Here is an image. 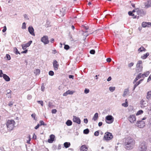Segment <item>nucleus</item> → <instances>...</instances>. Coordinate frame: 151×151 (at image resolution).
Masks as SVG:
<instances>
[{"label": "nucleus", "instance_id": "f257e3e1", "mask_svg": "<svg viewBox=\"0 0 151 151\" xmlns=\"http://www.w3.org/2000/svg\"><path fill=\"white\" fill-rule=\"evenodd\" d=\"M125 148L128 150L132 149L134 147L135 141L131 137H128L124 140Z\"/></svg>", "mask_w": 151, "mask_h": 151}, {"label": "nucleus", "instance_id": "f03ea898", "mask_svg": "<svg viewBox=\"0 0 151 151\" xmlns=\"http://www.w3.org/2000/svg\"><path fill=\"white\" fill-rule=\"evenodd\" d=\"M15 122L13 120H7L6 121V125L7 130L9 131L13 130L15 127Z\"/></svg>", "mask_w": 151, "mask_h": 151}, {"label": "nucleus", "instance_id": "7ed1b4c3", "mask_svg": "<svg viewBox=\"0 0 151 151\" xmlns=\"http://www.w3.org/2000/svg\"><path fill=\"white\" fill-rule=\"evenodd\" d=\"M128 14L129 16H132L133 18H136L137 17V15L138 16H141L142 14V11L139 10L138 8H136L132 12H129Z\"/></svg>", "mask_w": 151, "mask_h": 151}, {"label": "nucleus", "instance_id": "20e7f679", "mask_svg": "<svg viewBox=\"0 0 151 151\" xmlns=\"http://www.w3.org/2000/svg\"><path fill=\"white\" fill-rule=\"evenodd\" d=\"M113 137V135L111 133L109 132H106L104 134L103 139L104 140L108 141L111 139Z\"/></svg>", "mask_w": 151, "mask_h": 151}, {"label": "nucleus", "instance_id": "39448f33", "mask_svg": "<svg viewBox=\"0 0 151 151\" xmlns=\"http://www.w3.org/2000/svg\"><path fill=\"white\" fill-rule=\"evenodd\" d=\"M142 62L141 60H139L137 62L136 67V72L138 73L142 70L143 67L142 65Z\"/></svg>", "mask_w": 151, "mask_h": 151}, {"label": "nucleus", "instance_id": "423d86ee", "mask_svg": "<svg viewBox=\"0 0 151 151\" xmlns=\"http://www.w3.org/2000/svg\"><path fill=\"white\" fill-rule=\"evenodd\" d=\"M105 120L107 123L110 124L113 122L114 118L111 115H109L106 117Z\"/></svg>", "mask_w": 151, "mask_h": 151}, {"label": "nucleus", "instance_id": "0eeeda50", "mask_svg": "<svg viewBox=\"0 0 151 151\" xmlns=\"http://www.w3.org/2000/svg\"><path fill=\"white\" fill-rule=\"evenodd\" d=\"M140 151H145L147 149V146L145 142H142L139 146Z\"/></svg>", "mask_w": 151, "mask_h": 151}, {"label": "nucleus", "instance_id": "6e6552de", "mask_svg": "<svg viewBox=\"0 0 151 151\" xmlns=\"http://www.w3.org/2000/svg\"><path fill=\"white\" fill-rule=\"evenodd\" d=\"M41 41L45 44H47L49 43V40H48V37L46 35L44 36L41 39Z\"/></svg>", "mask_w": 151, "mask_h": 151}, {"label": "nucleus", "instance_id": "1a4fd4ad", "mask_svg": "<svg viewBox=\"0 0 151 151\" xmlns=\"http://www.w3.org/2000/svg\"><path fill=\"white\" fill-rule=\"evenodd\" d=\"M128 120L131 123H133L136 121V118L135 115H130L128 117Z\"/></svg>", "mask_w": 151, "mask_h": 151}, {"label": "nucleus", "instance_id": "9d476101", "mask_svg": "<svg viewBox=\"0 0 151 151\" xmlns=\"http://www.w3.org/2000/svg\"><path fill=\"white\" fill-rule=\"evenodd\" d=\"M137 125L139 128H142L145 126L144 122L141 120L137 121Z\"/></svg>", "mask_w": 151, "mask_h": 151}, {"label": "nucleus", "instance_id": "9b49d317", "mask_svg": "<svg viewBox=\"0 0 151 151\" xmlns=\"http://www.w3.org/2000/svg\"><path fill=\"white\" fill-rule=\"evenodd\" d=\"M53 65L54 70H58L59 66V65L58 63L56 60H55L53 61Z\"/></svg>", "mask_w": 151, "mask_h": 151}, {"label": "nucleus", "instance_id": "f8f14e48", "mask_svg": "<svg viewBox=\"0 0 151 151\" xmlns=\"http://www.w3.org/2000/svg\"><path fill=\"white\" fill-rule=\"evenodd\" d=\"M32 42V41H30L27 43L22 45V48L23 50L26 49L27 47H29L30 45Z\"/></svg>", "mask_w": 151, "mask_h": 151}, {"label": "nucleus", "instance_id": "ddd939ff", "mask_svg": "<svg viewBox=\"0 0 151 151\" xmlns=\"http://www.w3.org/2000/svg\"><path fill=\"white\" fill-rule=\"evenodd\" d=\"M142 26L143 27H150L151 26V23L143 22L142 23Z\"/></svg>", "mask_w": 151, "mask_h": 151}, {"label": "nucleus", "instance_id": "4468645a", "mask_svg": "<svg viewBox=\"0 0 151 151\" xmlns=\"http://www.w3.org/2000/svg\"><path fill=\"white\" fill-rule=\"evenodd\" d=\"M28 30L29 33L32 35L35 36V33L34 32V29L32 26H30L28 27Z\"/></svg>", "mask_w": 151, "mask_h": 151}, {"label": "nucleus", "instance_id": "2eb2a0df", "mask_svg": "<svg viewBox=\"0 0 151 151\" xmlns=\"http://www.w3.org/2000/svg\"><path fill=\"white\" fill-rule=\"evenodd\" d=\"M73 121L74 122H76L78 124H80L81 120L79 118L75 116H73Z\"/></svg>", "mask_w": 151, "mask_h": 151}, {"label": "nucleus", "instance_id": "dca6fc26", "mask_svg": "<svg viewBox=\"0 0 151 151\" xmlns=\"http://www.w3.org/2000/svg\"><path fill=\"white\" fill-rule=\"evenodd\" d=\"M141 78H143L142 74L141 73H139L136 76L135 78L134 79L133 83L135 84L136 82L139 79Z\"/></svg>", "mask_w": 151, "mask_h": 151}, {"label": "nucleus", "instance_id": "f3484780", "mask_svg": "<svg viewBox=\"0 0 151 151\" xmlns=\"http://www.w3.org/2000/svg\"><path fill=\"white\" fill-rule=\"evenodd\" d=\"M145 8L147 9L151 7V0H149L147 2L145 3Z\"/></svg>", "mask_w": 151, "mask_h": 151}, {"label": "nucleus", "instance_id": "a211bd4d", "mask_svg": "<svg viewBox=\"0 0 151 151\" xmlns=\"http://www.w3.org/2000/svg\"><path fill=\"white\" fill-rule=\"evenodd\" d=\"M50 138L48 140V142L50 143H52L54 140L55 136L53 134H51L50 136Z\"/></svg>", "mask_w": 151, "mask_h": 151}, {"label": "nucleus", "instance_id": "6ab92c4d", "mask_svg": "<svg viewBox=\"0 0 151 151\" xmlns=\"http://www.w3.org/2000/svg\"><path fill=\"white\" fill-rule=\"evenodd\" d=\"M74 93V91H71L70 90H68V91H66L64 93L63 95L64 96H66L68 94H73V93Z\"/></svg>", "mask_w": 151, "mask_h": 151}, {"label": "nucleus", "instance_id": "aec40b11", "mask_svg": "<svg viewBox=\"0 0 151 151\" xmlns=\"http://www.w3.org/2000/svg\"><path fill=\"white\" fill-rule=\"evenodd\" d=\"M88 149V147L85 145H82L80 148V151H87Z\"/></svg>", "mask_w": 151, "mask_h": 151}, {"label": "nucleus", "instance_id": "412c9836", "mask_svg": "<svg viewBox=\"0 0 151 151\" xmlns=\"http://www.w3.org/2000/svg\"><path fill=\"white\" fill-rule=\"evenodd\" d=\"M2 77L6 81H10V78L6 74H3Z\"/></svg>", "mask_w": 151, "mask_h": 151}, {"label": "nucleus", "instance_id": "4be33fe9", "mask_svg": "<svg viewBox=\"0 0 151 151\" xmlns=\"http://www.w3.org/2000/svg\"><path fill=\"white\" fill-rule=\"evenodd\" d=\"M63 145L65 148H67L70 147V143L69 142H65L64 143Z\"/></svg>", "mask_w": 151, "mask_h": 151}, {"label": "nucleus", "instance_id": "5701e85b", "mask_svg": "<svg viewBox=\"0 0 151 151\" xmlns=\"http://www.w3.org/2000/svg\"><path fill=\"white\" fill-rule=\"evenodd\" d=\"M149 55V53L147 52L144 54L142 56L141 58L143 59H145Z\"/></svg>", "mask_w": 151, "mask_h": 151}, {"label": "nucleus", "instance_id": "b1692460", "mask_svg": "<svg viewBox=\"0 0 151 151\" xmlns=\"http://www.w3.org/2000/svg\"><path fill=\"white\" fill-rule=\"evenodd\" d=\"M98 117V114L97 113H96L94 115L93 117V120L94 121H96Z\"/></svg>", "mask_w": 151, "mask_h": 151}, {"label": "nucleus", "instance_id": "393cba45", "mask_svg": "<svg viewBox=\"0 0 151 151\" xmlns=\"http://www.w3.org/2000/svg\"><path fill=\"white\" fill-rule=\"evenodd\" d=\"M145 102V101L143 100H141V103L142 105V106H141L142 107H145L147 105Z\"/></svg>", "mask_w": 151, "mask_h": 151}, {"label": "nucleus", "instance_id": "a878e982", "mask_svg": "<svg viewBox=\"0 0 151 151\" xmlns=\"http://www.w3.org/2000/svg\"><path fill=\"white\" fill-rule=\"evenodd\" d=\"M146 50V49L143 47H141L139 48L138 50L139 52H142V51H145Z\"/></svg>", "mask_w": 151, "mask_h": 151}, {"label": "nucleus", "instance_id": "bb28decb", "mask_svg": "<svg viewBox=\"0 0 151 151\" xmlns=\"http://www.w3.org/2000/svg\"><path fill=\"white\" fill-rule=\"evenodd\" d=\"M66 124L68 126H71L72 124V122L70 120H68L66 122Z\"/></svg>", "mask_w": 151, "mask_h": 151}, {"label": "nucleus", "instance_id": "cd10ccee", "mask_svg": "<svg viewBox=\"0 0 151 151\" xmlns=\"http://www.w3.org/2000/svg\"><path fill=\"white\" fill-rule=\"evenodd\" d=\"M122 106L125 107H127L128 106V104L127 101V99H126L125 100V103L122 104Z\"/></svg>", "mask_w": 151, "mask_h": 151}, {"label": "nucleus", "instance_id": "c85d7f7f", "mask_svg": "<svg viewBox=\"0 0 151 151\" xmlns=\"http://www.w3.org/2000/svg\"><path fill=\"white\" fill-rule=\"evenodd\" d=\"M151 97V91H148L147 94V98L149 99Z\"/></svg>", "mask_w": 151, "mask_h": 151}, {"label": "nucleus", "instance_id": "c756f323", "mask_svg": "<svg viewBox=\"0 0 151 151\" xmlns=\"http://www.w3.org/2000/svg\"><path fill=\"white\" fill-rule=\"evenodd\" d=\"M143 112V111L142 110H140L137 112L136 115V116H138L139 115L142 114Z\"/></svg>", "mask_w": 151, "mask_h": 151}, {"label": "nucleus", "instance_id": "7c9ffc66", "mask_svg": "<svg viewBox=\"0 0 151 151\" xmlns=\"http://www.w3.org/2000/svg\"><path fill=\"white\" fill-rule=\"evenodd\" d=\"M149 74V72H147L145 73H143L142 74L143 78H144L145 76L146 77H147V76H148Z\"/></svg>", "mask_w": 151, "mask_h": 151}, {"label": "nucleus", "instance_id": "2f4dec72", "mask_svg": "<svg viewBox=\"0 0 151 151\" xmlns=\"http://www.w3.org/2000/svg\"><path fill=\"white\" fill-rule=\"evenodd\" d=\"M7 94H6V95H7V94H9L10 95L8 97L9 98H9H11V91L10 90H7Z\"/></svg>", "mask_w": 151, "mask_h": 151}, {"label": "nucleus", "instance_id": "473e14b6", "mask_svg": "<svg viewBox=\"0 0 151 151\" xmlns=\"http://www.w3.org/2000/svg\"><path fill=\"white\" fill-rule=\"evenodd\" d=\"M22 28L23 29H25L26 28V24L25 22L23 23Z\"/></svg>", "mask_w": 151, "mask_h": 151}, {"label": "nucleus", "instance_id": "72a5a7b5", "mask_svg": "<svg viewBox=\"0 0 151 151\" xmlns=\"http://www.w3.org/2000/svg\"><path fill=\"white\" fill-rule=\"evenodd\" d=\"M40 125H43L44 126L46 125V124H45L44 122L42 121L41 120L40 121Z\"/></svg>", "mask_w": 151, "mask_h": 151}, {"label": "nucleus", "instance_id": "f704fd0d", "mask_svg": "<svg viewBox=\"0 0 151 151\" xmlns=\"http://www.w3.org/2000/svg\"><path fill=\"white\" fill-rule=\"evenodd\" d=\"M89 132V130L88 129H86L84 130L83 133L85 134H88Z\"/></svg>", "mask_w": 151, "mask_h": 151}, {"label": "nucleus", "instance_id": "c9c22d12", "mask_svg": "<svg viewBox=\"0 0 151 151\" xmlns=\"http://www.w3.org/2000/svg\"><path fill=\"white\" fill-rule=\"evenodd\" d=\"M109 89L110 91H111V92H112L115 90V87H110L109 88Z\"/></svg>", "mask_w": 151, "mask_h": 151}, {"label": "nucleus", "instance_id": "e433bc0d", "mask_svg": "<svg viewBox=\"0 0 151 151\" xmlns=\"http://www.w3.org/2000/svg\"><path fill=\"white\" fill-rule=\"evenodd\" d=\"M139 84L138 83V82H137L136 83L134 84L133 88V90H134L135 88Z\"/></svg>", "mask_w": 151, "mask_h": 151}, {"label": "nucleus", "instance_id": "4c0bfd02", "mask_svg": "<svg viewBox=\"0 0 151 151\" xmlns=\"http://www.w3.org/2000/svg\"><path fill=\"white\" fill-rule=\"evenodd\" d=\"M99 134V131H98L95 132L94 133V135L95 136H97Z\"/></svg>", "mask_w": 151, "mask_h": 151}, {"label": "nucleus", "instance_id": "58836bf2", "mask_svg": "<svg viewBox=\"0 0 151 151\" xmlns=\"http://www.w3.org/2000/svg\"><path fill=\"white\" fill-rule=\"evenodd\" d=\"M49 74L51 76H52L54 75V73L52 71H50L49 72Z\"/></svg>", "mask_w": 151, "mask_h": 151}, {"label": "nucleus", "instance_id": "ea45409f", "mask_svg": "<svg viewBox=\"0 0 151 151\" xmlns=\"http://www.w3.org/2000/svg\"><path fill=\"white\" fill-rule=\"evenodd\" d=\"M37 102L40 104L42 106H43V101H37Z\"/></svg>", "mask_w": 151, "mask_h": 151}, {"label": "nucleus", "instance_id": "a19ab883", "mask_svg": "<svg viewBox=\"0 0 151 151\" xmlns=\"http://www.w3.org/2000/svg\"><path fill=\"white\" fill-rule=\"evenodd\" d=\"M95 51L94 50H92L90 51V52L92 54H94L95 53Z\"/></svg>", "mask_w": 151, "mask_h": 151}, {"label": "nucleus", "instance_id": "79ce46f5", "mask_svg": "<svg viewBox=\"0 0 151 151\" xmlns=\"http://www.w3.org/2000/svg\"><path fill=\"white\" fill-rule=\"evenodd\" d=\"M65 49L66 50H68L69 48V46L68 45H65L64 47Z\"/></svg>", "mask_w": 151, "mask_h": 151}, {"label": "nucleus", "instance_id": "37998d69", "mask_svg": "<svg viewBox=\"0 0 151 151\" xmlns=\"http://www.w3.org/2000/svg\"><path fill=\"white\" fill-rule=\"evenodd\" d=\"M35 73L36 74H39L40 73V70L39 69H36L35 70Z\"/></svg>", "mask_w": 151, "mask_h": 151}, {"label": "nucleus", "instance_id": "c03bdc74", "mask_svg": "<svg viewBox=\"0 0 151 151\" xmlns=\"http://www.w3.org/2000/svg\"><path fill=\"white\" fill-rule=\"evenodd\" d=\"M89 92V90L88 89L86 88L84 90V93L87 94Z\"/></svg>", "mask_w": 151, "mask_h": 151}, {"label": "nucleus", "instance_id": "a18cd8bd", "mask_svg": "<svg viewBox=\"0 0 151 151\" xmlns=\"http://www.w3.org/2000/svg\"><path fill=\"white\" fill-rule=\"evenodd\" d=\"M57 111V110L56 109H53L52 110V114H55Z\"/></svg>", "mask_w": 151, "mask_h": 151}, {"label": "nucleus", "instance_id": "49530a36", "mask_svg": "<svg viewBox=\"0 0 151 151\" xmlns=\"http://www.w3.org/2000/svg\"><path fill=\"white\" fill-rule=\"evenodd\" d=\"M134 64V63H132V62L131 63L128 64V66L129 67L131 68V67H132V66H133V65Z\"/></svg>", "mask_w": 151, "mask_h": 151}, {"label": "nucleus", "instance_id": "de8ad7c7", "mask_svg": "<svg viewBox=\"0 0 151 151\" xmlns=\"http://www.w3.org/2000/svg\"><path fill=\"white\" fill-rule=\"evenodd\" d=\"M6 55V58L8 59V60H10L11 59L10 55L8 54H7Z\"/></svg>", "mask_w": 151, "mask_h": 151}, {"label": "nucleus", "instance_id": "09e8293b", "mask_svg": "<svg viewBox=\"0 0 151 151\" xmlns=\"http://www.w3.org/2000/svg\"><path fill=\"white\" fill-rule=\"evenodd\" d=\"M3 29L2 30V32H5L6 30V26H4L3 27Z\"/></svg>", "mask_w": 151, "mask_h": 151}, {"label": "nucleus", "instance_id": "8fccbe9b", "mask_svg": "<svg viewBox=\"0 0 151 151\" xmlns=\"http://www.w3.org/2000/svg\"><path fill=\"white\" fill-rule=\"evenodd\" d=\"M3 74H4L3 73L2 70H0V77H2Z\"/></svg>", "mask_w": 151, "mask_h": 151}, {"label": "nucleus", "instance_id": "3c124183", "mask_svg": "<svg viewBox=\"0 0 151 151\" xmlns=\"http://www.w3.org/2000/svg\"><path fill=\"white\" fill-rule=\"evenodd\" d=\"M36 115L35 114H33L31 115V116L32 118H33L35 120V117Z\"/></svg>", "mask_w": 151, "mask_h": 151}, {"label": "nucleus", "instance_id": "603ef678", "mask_svg": "<svg viewBox=\"0 0 151 151\" xmlns=\"http://www.w3.org/2000/svg\"><path fill=\"white\" fill-rule=\"evenodd\" d=\"M151 80V75H150L148 78L147 80V82H148L149 81H150Z\"/></svg>", "mask_w": 151, "mask_h": 151}, {"label": "nucleus", "instance_id": "864d4df0", "mask_svg": "<svg viewBox=\"0 0 151 151\" xmlns=\"http://www.w3.org/2000/svg\"><path fill=\"white\" fill-rule=\"evenodd\" d=\"M84 122L86 124H87L88 122V119L86 118L84 119Z\"/></svg>", "mask_w": 151, "mask_h": 151}, {"label": "nucleus", "instance_id": "5fc2aeb1", "mask_svg": "<svg viewBox=\"0 0 151 151\" xmlns=\"http://www.w3.org/2000/svg\"><path fill=\"white\" fill-rule=\"evenodd\" d=\"M13 102H10L8 104L9 106H12L13 105Z\"/></svg>", "mask_w": 151, "mask_h": 151}, {"label": "nucleus", "instance_id": "6e6d98bb", "mask_svg": "<svg viewBox=\"0 0 151 151\" xmlns=\"http://www.w3.org/2000/svg\"><path fill=\"white\" fill-rule=\"evenodd\" d=\"M106 61L107 62H110L111 61V58H107V59H106Z\"/></svg>", "mask_w": 151, "mask_h": 151}, {"label": "nucleus", "instance_id": "4d7b16f0", "mask_svg": "<svg viewBox=\"0 0 151 151\" xmlns=\"http://www.w3.org/2000/svg\"><path fill=\"white\" fill-rule=\"evenodd\" d=\"M27 51H28V50H25L24 51L22 52H21V53H26L27 52Z\"/></svg>", "mask_w": 151, "mask_h": 151}, {"label": "nucleus", "instance_id": "13d9d810", "mask_svg": "<svg viewBox=\"0 0 151 151\" xmlns=\"http://www.w3.org/2000/svg\"><path fill=\"white\" fill-rule=\"evenodd\" d=\"M102 125V122H100L99 123L98 125L99 127H101Z\"/></svg>", "mask_w": 151, "mask_h": 151}, {"label": "nucleus", "instance_id": "bf43d9fd", "mask_svg": "<svg viewBox=\"0 0 151 151\" xmlns=\"http://www.w3.org/2000/svg\"><path fill=\"white\" fill-rule=\"evenodd\" d=\"M40 125L39 124H38L35 127V129H37L39 127Z\"/></svg>", "mask_w": 151, "mask_h": 151}, {"label": "nucleus", "instance_id": "052dcab7", "mask_svg": "<svg viewBox=\"0 0 151 151\" xmlns=\"http://www.w3.org/2000/svg\"><path fill=\"white\" fill-rule=\"evenodd\" d=\"M69 78H72L73 79L74 78V76L71 75H69Z\"/></svg>", "mask_w": 151, "mask_h": 151}, {"label": "nucleus", "instance_id": "680f3d73", "mask_svg": "<svg viewBox=\"0 0 151 151\" xmlns=\"http://www.w3.org/2000/svg\"><path fill=\"white\" fill-rule=\"evenodd\" d=\"M24 16L25 18L27 19H29L28 18V16H27V14H24Z\"/></svg>", "mask_w": 151, "mask_h": 151}, {"label": "nucleus", "instance_id": "e2e57ef3", "mask_svg": "<svg viewBox=\"0 0 151 151\" xmlns=\"http://www.w3.org/2000/svg\"><path fill=\"white\" fill-rule=\"evenodd\" d=\"M111 77L110 76L107 79V81H111Z\"/></svg>", "mask_w": 151, "mask_h": 151}, {"label": "nucleus", "instance_id": "0e129e2a", "mask_svg": "<svg viewBox=\"0 0 151 151\" xmlns=\"http://www.w3.org/2000/svg\"><path fill=\"white\" fill-rule=\"evenodd\" d=\"M29 141H27V143H28V144H29L30 143V141L31 140V138H30V136H29Z\"/></svg>", "mask_w": 151, "mask_h": 151}, {"label": "nucleus", "instance_id": "69168bd1", "mask_svg": "<svg viewBox=\"0 0 151 151\" xmlns=\"http://www.w3.org/2000/svg\"><path fill=\"white\" fill-rule=\"evenodd\" d=\"M143 80V79H140V80H139L138 81V83L140 84L141 83V82Z\"/></svg>", "mask_w": 151, "mask_h": 151}, {"label": "nucleus", "instance_id": "338daca9", "mask_svg": "<svg viewBox=\"0 0 151 151\" xmlns=\"http://www.w3.org/2000/svg\"><path fill=\"white\" fill-rule=\"evenodd\" d=\"M54 40L53 38H52L50 40V42L51 43H53L54 41Z\"/></svg>", "mask_w": 151, "mask_h": 151}, {"label": "nucleus", "instance_id": "774afa93", "mask_svg": "<svg viewBox=\"0 0 151 151\" xmlns=\"http://www.w3.org/2000/svg\"><path fill=\"white\" fill-rule=\"evenodd\" d=\"M16 50H17V51H16V54H20V53L18 51L17 49H16Z\"/></svg>", "mask_w": 151, "mask_h": 151}]
</instances>
